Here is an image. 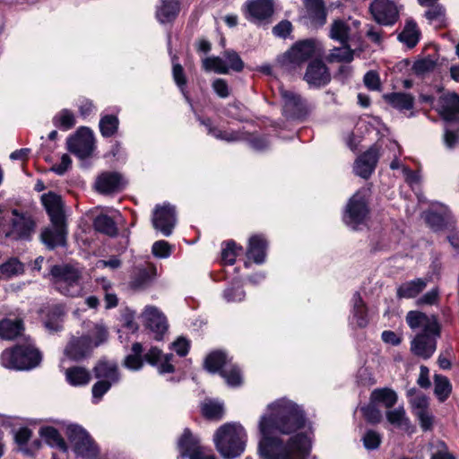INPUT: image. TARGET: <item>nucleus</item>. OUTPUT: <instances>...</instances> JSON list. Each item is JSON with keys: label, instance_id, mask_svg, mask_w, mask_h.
Segmentation results:
<instances>
[{"label": "nucleus", "instance_id": "1", "mask_svg": "<svg viewBox=\"0 0 459 459\" xmlns=\"http://www.w3.org/2000/svg\"><path fill=\"white\" fill-rule=\"evenodd\" d=\"M305 423L304 411L296 403L281 398L268 404L267 412L259 421L262 435L259 454L262 459H306L311 449L307 435L297 434L285 444L273 436L276 432L291 434L302 429Z\"/></svg>", "mask_w": 459, "mask_h": 459}, {"label": "nucleus", "instance_id": "2", "mask_svg": "<svg viewBox=\"0 0 459 459\" xmlns=\"http://www.w3.org/2000/svg\"><path fill=\"white\" fill-rule=\"evenodd\" d=\"M406 321L411 329H421V333L411 341V352L424 359H429L436 351L437 340L440 336V325L437 317L419 311H410Z\"/></svg>", "mask_w": 459, "mask_h": 459}, {"label": "nucleus", "instance_id": "3", "mask_svg": "<svg viewBox=\"0 0 459 459\" xmlns=\"http://www.w3.org/2000/svg\"><path fill=\"white\" fill-rule=\"evenodd\" d=\"M213 442L218 453L223 458L233 459L244 452L247 433L238 423H226L215 431Z\"/></svg>", "mask_w": 459, "mask_h": 459}, {"label": "nucleus", "instance_id": "4", "mask_svg": "<svg viewBox=\"0 0 459 459\" xmlns=\"http://www.w3.org/2000/svg\"><path fill=\"white\" fill-rule=\"evenodd\" d=\"M53 287L61 294L78 297L83 292L82 271L70 264L54 265L50 270Z\"/></svg>", "mask_w": 459, "mask_h": 459}, {"label": "nucleus", "instance_id": "5", "mask_svg": "<svg viewBox=\"0 0 459 459\" xmlns=\"http://www.w3.org/2000/svg\"><path fill=\"white\" fill-rule=\"evenodd\" d=\"M41 360L39 351L27 341L13 350H5L1 356L2 365L10 369L27 370L37 367Z\"/></svg>", "mask_w": 459, "mask_h": 459}, {"label": "nucleus", "instance_id": "6", "mask_svg": "<svg viewBox=\"0 0 459 459\" xmlns=\"http://www.w3.org/2000/svg\"><path fill=\"white\" fill-rule=\"evenodd\" d=\"M205 368L212 373L221 370V375L230 386H238L242 383V377L238 367L231 364L224 352H211L204 360Z\"/></svg>", "mask_w": 459, "mask_h": 459}, {"label": "nucleus", "instance_id": "7", "mask_svg": "<svg viewBox=\"0 0 459 459\" xmlns=\"http://www.w3.org/2000/svg\"><path fill=\"white\" fill-rule=\"evenodd\" d=\"M319 48L315 40L306 39L297 42L281 57V65L289 70L299 67L309 58L320 55Z\"/></svg>", "mask_w": 459, "mask_h": 459}, {"label": "nucleus", "instance_id": "8", "mask_svg": "<svg viewBox=\"0 0 459 459\" xmlns=\"http://www.w3.org/2000/svg\"><path fill=\"white\" fill-rule=\"evenodd\" d=\"M368 190H359L353 195L347 204L343 221L346 225L357 230L363 224L368 217Z\"/></svg>", "mask_w": 459, "mask_h": 459}, {"label": "nucleus", "instance_id": "9", "mask_svg": "<svg viewBox=\"0 0 459 459\" xmlns=\"http://www.w3.org/2000/svg\"><path fill=\"white\" fill-rule=\"evenodd\" d=\"M358 20H335L331 24L329 36L342 44L357 46L361 38Z\"/></svg>", "mask_w": 459, "mask_h": 459}, {"label": "nucleus", "instance_id": "10", "mask_svg": "<svg viewBox=\"0 0 459 459\" xmlns=\"http://www.w3.org/2000/svg\"><path fill=\"white\" fill-rule=\"evenodd\" d=\"M66 436L71 442L74 452L83 457H93L98 448L89 433L81 426L70 424L66 428Z\"/></svg>", "mask_w": 459, "mask_h": 459}, {"label": "nucleus", "instance_id": "11", "mask_svg": "<svg viewBox=\"0 0 459 459\" xmlns=\"http://www.w3.org/2000/svg\"><path fill=\"white\" fill-rule=\"evenodd\" d=\"M68 150L81 159L89 157L94 150V135L87 127L80 128L67 140Z\"/></svg>", "mask_w": 459, "mask_h": 459}, {"label": "nucleus", "instance_id": "12", "mask_svg": "<svg viewBox=\"0 0 459 459\" xmlns=\"http://www.w3.org/2000/svg\"><path fill=\"white\" fill-rule=\"evenodd\" d=\"M375 21L382 25L394 24L399 17L396 5L390 0H375L370 5Z\"/></svg>", "mask_w": 459, "mask_h": 459}, {"label": "nucleus", "instance_id": "13", "mask_svg": "<svg viewBox=\"0 0 459 459\" xmlns=\"http://www.w3.org/2000/svg\"><path fill=\"white\" fill-rule=\"evenodd\" d=\"M152 225L164 236H169L176 225L175 209L169 204L157 205L153 211Z\"/></svg>", "mask_w": 459, "mask_h": 459}, {"label": "nucleus", "instance_id": "14", "mask_svg": "<svg viewBox=\"0 0 459 459\" xmlns=\"http://www.w3.org/2000/svg\"><path fill=\"white\" fill-rule=\"evenodd\" d=\"M144 325L153 333L156 340H160L168 329L164 315L155 307L147 306L142 314Z\"/></svg>", "mask_w": 459, "mask_h": 459}, {"label": "nucleus", "instance_id": "15", "mask_svg": "<svg viewBox=\"0 0 459 459\" xmlns=\"http://www.w3.org/2000/svg\"><path fill=\"white\" fill-rule=\"evenodd\" d=\"M281 97L284 102V110L292 117H300L307 111V103L297 92L279 87Z\"/></svg>", "mask_w": 459, "mask_h": 459}, {"label": "nucleus", "instance_id": "16", "mask_svg": "<svg viewBox=\"0 0 459 459\" xmlns=\"http://www.w3.org/2000/svg\"><path fill=\"white\" fill-rule=\"evenodd\" d=\"M125 181L117 172H105L100 175L95 182V187L101 194L119 192L124 188Z\"/></svg>", "mask_w": 459, "mask_h": 459}, {"label": "nucleus", "instance_id": "17", "mask_svg": "<svg viewBox=\"0 0 459 459\" xmlns=\"http://www.w3.org/2000/svg\"><path fill=\"white\" fill-rule=\"evenodd\" d=\"M89 337H73L65 349V356L72 360H80L92 351Z\"/></svg>", "mask_w": 459, "mask_h": 459}, {"label": "nucleus", "instance_id": "18", "mask_svg": "<svg viewBox=\"0 0 459 459\" xmlns=\"http://www.w3.org/2000/svg\"><path fill=\"white\" fill-rule=\"evenodd\" d=\"M378 158L377 150L370 148L356 160L354 164L355 174L363 178H369L375 170Z\"/></svg>", "mask_w": 459, "mask_h": 459}, {"label": "nucleus", "instance_id": "19", "mask_svg": "<svg viewBox=\"0 0 459 459\" xmlns=\"http://www.w3.org/2000/svg\"><path fill=\"white\" fill-rule=\"evenodd\" d=\"M304 79L308 84L319 87L329 82L330 74L322 61L315 60L308 65Z\"/></svg>", "mask_w": 459, "mask_h": 459}, {"label": "nucleus", "instance_id": "20", "mask_svg": "<svg viewBox=\"0 0 459 459\" xmlns=\"http://www.w3.org/2000/svg\"><path fill=\"white\" fill-rule=\"evenodd\" d=\"M144 358L148 363L157 368L160 374L174 371V365L171 362L172 354H164L160 349L153 347L148 351Z\"/></svg>", "mask_w": 459, "mask_h": 459}, {"label": "nucleus", "instance_id": "21", "mask_svg": "<svg viewBox=\"0 0 459 459\" xmlns=\"http://www.w3.org/2000/svg\"><path fill=\"white\" fill-rule=\"evenodd\" d=\"M41 202L50 216L52 223H60L64 221L63 202L60 195L48 192L41 196Z\"/></svg>", "mask_w": 459, "mask_h": 459}, {"label": "nucleus", "instance_id": "22", "mask_svg": "<svg viewBox=\"0 0 459 459\" xmlns=\"http://www.w3.org/2000/svg\"><path fill=\"white\" fill-rule=\"evenodd\" d=\"M437 110L446 121H454L459 113V96L455 93L442 95L438 100Z\"/></svg>", "mask_w": 459, "mask_h": 459}, {"label": "nucleus", "instance_id": "23", "mask_svg": "<svg viewBox=\"0 0 459 459\" xmlns=\"http://www.w3.org/2000/svg\"><path fill=\"white\" fill-rule=\"evenodd\" d=\"M66 231L64 225V221L60 223H53L52 228L45 229L41 234L40 238L42 242L49 248L53 249L59 246H64L65 243Z\"/></svg>", "mask_w": 459, "mask_h": 459}, {"label": "nucleus", "instance_id": "24", "mask_svg": "<svg viewBox=\"0 0 459 459\" xmlns=\"http://www.w3.org/2000/svg\"><path fill=\"white\" fill-rule=\"evenodd\" d=\"M246 9L250 19L260 21L273 14V4L272 0H248Z\"/></svg>", "mask_w": 459, "mask_h": 459}, {"label": "nucleus", "instance_id": "25", "mask_svg": "<svg viewBox=\"0 0 459 459\" xmlns=\"http://www.w3.org/2000/svg\"><path fill=\"white\" fill-rule=\"evenodd\" d=\"M450 218V210L446 206L437 203L426 213L427 222L435 230L444 227L449 221Z\"/></svg>", "mask_w": 459, "mask_h": 459}, {"label": "nucleus", "instance_id": "26", "mask_svg": "<svg viewBox=\"0 0 459 459\" xmlns=\"http://www.w3.org/2000/svg\"><path fill=\"white\" fill-rule=\"evenodd\" d=\"M179 13V3L177 0H160L157 6L156 17L160 23L173 22Z\"/></svg>", "mask_w": 459, "mask_h": 459}, {"label": "nucleus", "instance_id": "27", "mask_svg": "<svg viewBox=\"0 0 459 459\" xmlns=\"http://www.w3.org/2000/svg\"><path fill=\"white\" fill-rule=\"evenodd\" d=\"M95 377L103 379L113 384L119 380L117 366L115 362L108 360H100L93 368Z\"/></svg>", "mask_w": 459, "mask_h": 459}, {"label": "nucleus", "instance_id": "28", "mask_svg": "<svg viewBox=\"0 0 459 459\" xmlns=\"http://www.w3.org/2000/svg\"><path fill=\"white\" fill-rule=\"evenodd\" d=\"M265 250L266 241L261 236H253L249 239L247 256L256 264H262L265 259Z\"/></svg>", "mask_w": 459, "mask_h": 459}, {"label": "nucleus", "instance_id": "29", "mask_svg": "<svg viewBox=\"0 0 459 459\" xmlns=\"http://www.w3.org/2000/svg\"><path fill=\"white\" fill-rule=\"evenodd\" d=\"M65 375L66 381L73 386L86 385L91 379L90 371L79 366L66 368Z\"/></svg>", "mask_w": 459, "mask_h": 459}, {"label": "nucleus", "instance_id": "30", "mask_svg": "<svg viewBox=\"0 0 459 459\" xmlns=\"http://www.w3.org/2000/svg\"><path fill=\"white\" fill-rule=\"evenodd\" d=\"M178 445L181 457H190V455H193L204 447L199 445V439L196 437H194L187 429H185Z\"/></svg>", "mask_w": 459, "mask_h": 459}, {"label": "nucleus", "instance_id": "31", "mask_svg": "<svg viewBox=\"0 0 459 459\" xmlns=\"http://www.w3.org/2000/svg\"><path fill=\"white\" fill-rule=\"evenodd\" d=\"M352 302L353 308L351 322L358 327H365L368 323L367 307L359 293L353 295Z\"/></svg>", "mask_w": 459, "mask_h": 459}, {"label": "nucleus", "instance_id": "32", "mask_svg": "<svg viewBox=\"0 0 459 459\" xmlns=\"http://www.w3.org/2000/svg\"><path fill=\"white\" fill-rule=\"evenodd\" d=\"M427 286V281L416 279L400 285L397 289V297L400 299H411L420 294Z\"/></svg>", "mask_w": 459, "mask_h": 459}, {"label": "nucleus", "instance_id": "33", "mask_svg": "<svg viewBox=\"0 0 459 459\" xmlns=\"http://www.w3.org/2000/svg\"><path fill=\"white\" fill-rule=\"evenodd\" d=\"M23 329L20 319L5 318L0 321V337L5 340H13L21 334Z\"/></svg>", "mask_w": 459, "mask_h": 459}, {"label": "nucleus", "instance_id": "34", "mask_svg": "<svg viewBox=\"0 0 459 459\" xmlns=\"http://www.w3.org/2000/svg\"><path fill=\"white\" fill-rule=\"evenodd\" d=\"M420 36V32L416 22L408 21L403 31L398 35V39L411 48L419 42Z\"/></svg>", "mask_w": 459, "mask_h": 459}, {"label": "nucleus", "instance_id": "35", "mask_svg": "<svg viewBox=\"0 0 459 459\" xmlns=\"http://www.w3.org/2000/svg\"><path fill=\"white\" fill-rule=\"evenodd\" d=\"M407 397L412 414L429 409V400L427 395L415 388L407 392Z\"/></svg>", "mask_w": 459, "mask_h": 459}, {"label": "nucleus", "instance_id": "36", "mask_svg": "<svg viewBox=\"0 0 459 459\" xmlns=\"http://www.w3.org/2000/svg\"><path fill=\"white\" fill-rule=\"evenodd\" d=\"M385 100L395 108L410 110L413 108L414 99L411 94L403 92H394L386 95Z\"/></svg>", "mask_w": 459, "mask_h": 459}, {"label": "nucleus", "instance_id": "37", "mask_svg": "<svg viewBox=\"0 0 459 459\" xmlns=\"http://www.w3.org/2000/svg\"><path fill=\"white\" fill-rule=\"evenodd\" d=\"M23 264L17 258H10L0 265V279H11L22 274Z\"/></svg>", "mask_w": 459, "mask_h": 459}, {"label": "nucleus", "instance_id": "38", "mask_svg": "<svg viewBox=\"0 0 459 459\" xmlns=\"http://www.w3.org/2000/svg\"><path fill=\"white\" fill-rule=\"evenodd\" d=\"M40 436L51 446L58 447L63 451H66L67 446L59 432L53 427H44L39 430Z\"/></svg>", "mask_w": 459, "mask_h": 459}, {"label": "nucleus", "instance_id": "39", "mask_svg": "<svg viewBox=\"0 0 459 459\" xmlns=\"http://www.w3.org/2000/svg\"><path fill=\"white\" fill-rule=\"evenodd\" d=\"M397 402V394L394 391L383 388L376 389L371 394V403H381L386 408L393 407Z\"/></svg>", "mask_w": 459, "mask_h": 459}, {"label": "nucleus", "instance_id": "40", "mask_svg": "<svg viewBox=\"0 0 459 459\" xmlns=\"http://www.w3.org/2000/svg\"><path fill=\"white\" fill-rule=\"evenodd\" d=\"M201 123L207 128L208 134L215 137L219 140H223L226 142H236L242 139V135L238 132L234 131H222L218 128H214L211 125V121L201 120Z\"/></svg>", "mask_w": 459, "mask_h": 459}, {"label": "nucleus", "instance_id": "41", "mask_svg": "<svg viewBox=\"0 0 459 459\" xmlns=\"http://www.w3.org/2000/svg\"><path fill=\"white\" fill-rule=\"evenodd\" d=\"M452 392V385L446 377L435 375L434 394L440 402H445Z\"/></svg>", "mask_w": 459, "mask_h": 459}, {"label": "nucleus", "instance_id": "42", "mask_svg": "<svg viewBox=\"0 0 459 459\" xmlns=\"http://www.w3.org/2000/svg\"><path fill=\"white\" fill-rule=\"evenodd\" d=\"M429 8L426 11L425 16L429 22L436 27H442L446 25V10L440 4L429 5Z\"/></svg>", "mask_w": 459, "mask_h": 459}, {"label": "nucleus", "instance_id": "43", "mask_svg": "<svg viewBox=\"0 0 459 459\" xmlns=\"http://www.w3.org/2000/svg\"><path fill=\"white\" fill-rule=\"evenodd\" d=\"M387 420L395 427L407 429L411 426L409 418L403 407L389 411L386 413Z\"/></svg>", "mask_w": 459, "mask_h": 459}, {"label": "nucleus", "instance_id": "44", "mask_svg": "<svg viewBox=\"0 0 459 459\" xmlns=\"http://www.w3.org/2000/svg\"><path fill=\"white\" fill-rule=\"evenodd\" d=\"M351 44H342L340 48H334L330 56L331 62H351L353 59L354 51L351 49Z\"/></svg>", "mask_w": 459, "mask_h": 459}, {"label": "nucleus", "instance_id": "45", "mask_svg": "<svg viewBox=\"0 0 459 459\" xmlns=\"http://www.w3.org/2000/svg\"><path fill=\"white\" fill-rule=\"evenodd\" d=\"M84 337H89L93 348L98 347L108 339V331L102 323H96L92 328L90 329L89 334Z\"/></svg>", "mask_w": 459, "mask_h": 459}, {"label": "nucleus", "instance_id": "46", "mask_svg": "<svg viewBox=\"0 0 459 459\" xmlns=\"http://www.w3.org/2000/svg\"><path fill=\"white\" fill-rule=\"evenodd\" d=\"M203 66L207 71H214L217 74H225L229 73V67L223 57L211 56L203 60Z\"/></svg>", "mask_w": 459, "mask_h": 459}, {"label": "nucleus", "instance_id": "47", "mask_svg": "<svg viewBox=\"0 0 459 459\" xmlns=\"http://www.w3.org/2000/svg\"><path fill=\"white\" fill-rule=\"evenodd\" d=\"M95 229L108 236H115L117 229L114 221L108 215H100L94 221Z\"/></svg>", "mask_w": 459, "mask_h": 459}, {"label": "nucleus", "instance_id": "48", "mask_svg": "<svg viewBox=\"0 0 459 459\" xmlns=\"http://www.w3.org/2000/svg\"><path fill=\"white\" fill-rule=\"evenodd\" d=\"M118 118L114 115H106L100 121V130L103 136L110 137L118 128Z\"/></svg>", "mask_w": 459, "mask_h": 459}, {"label": "nucleus", "instance_id": "49", "mask_svg": "<svg viewBox=\"0 0 459 459\" xmlns=\"http://www.w3.org/2000/svg\"><path fill=\"white\" fill-rule=\"evenodd\" d=\"M53 123L63 130H69L75 125V117L69 109H62L54 117Z\"/></svg>", "mask_w": 459, "mask_h": 459}, {"label": "nucleus", "instance_id": "50", "mask_svg": "<svg viewBox=\"0 0 459 459\" xmlns=\"http://www.w3.org/2000/svg\"><path fill=\"white\" fill-rule=\"evenodd\" d=\"M203 414L210 420H221L223 416V406L221 403L206 401L202 405Z\"/></svg>", "mask_w": 459, "mask_h": 459}, {"label": "nucleus", "instance_id": "51", "mask_svg": "<svg viewBox=\"0 0 459 459\" xmlns=\"http://www.w3.org/2000/svg\"><path fill=\"white\" fill-rule=\"evenodd\" d=\"M436 65V60L430 57H426L416 61L413 64L412 70L414 71L415 74L422 75L424 74L433 71Z\"/></svg>", "mask_w": 459, "mask_h": 459}, {"label": "nucleus", "instance_id": "52", "mask_svg": "<svg viewBox=\"0 0 459 459\" xmlns=\"http://www.w3.org/2000/svg\"><path fill=\"white\" fill-rule=\"evenodd\" d=\"M238 255L237 245L234 241H228L221 250V259L226 264H233Z\"/></svg>", "mask_w": 459, "mask_h": 459}, {"label": "nucleus", "instance_id": "53", "mask_svg": "<svg viewBox=\"0 0 459 459\" xmlns=\"http://www.w3.org/2000/svg\"><path fill=\"white\" fill-rule=\"evenodd\" d=\"M304 4L310 15L315 18L325 17V4L323 0H304Z\"/></svg>", "mask_w": 459, "mask_h": 459}, {"label": "nucleus", "instance_id": "54", "mask_svg": "<svg viewBox=\"0 0 459 459\" xmlns=\"http://www.w3.org/2000/svg\"><path fill=\"white\" fill-rule=\"evenodd\" d=\"M417 420H419L420 428L424 430H430L433 427L434 423V416L430 411V409H427L422 411H418L413 414Z\"/></svg>", "mask_w": 459, "mask_h": 459}, {"label": "nucleus", "instance_id": "55", "mask_svg": "<svg viewBox=\"0 0 459 459\" xmlns=\"http://www.w3.org/2000/svg\"><path fill=\"white\" fill-rule=\"evenodd\" d=\"M224 59L229 67V70L240 72L244 67V63L239 56L235 51H226L224 53Z\"/></svg>", "mask_w": 459, "mask_h": 459}, {"label": "nucleus", "instance_id": "56", "mask_svg": "<svg viewBox=\"0 0 459 459\" xmlns=\"http://www.w3.org/2000/svg\"><path fill=\"white\" fill-rule=\"evenodd\" d=\"M112 385V382H108L103 379L95 383L91 389L93 402L98 403L101 397L109 390Z\"/></svg>", "mask_w": 459, "mask_h": 459}, {"label": "nucleus", "instance_id": "57", "mask_svg": "<svg viewBox=\"0 0 459 459\" xmlns=\"http://www.w3.org/2000/svg\"><path fill=\"white\" fill-rule=\"evenodd\" d=\"M362 441L367 449H377L381 443V436L374 430H368L362 437Z\"/></svg>", "mask_w": 459, "mask_h": 459}, {"label": "nucleus", "instance_id": "58", "mask_svg": "<svg viewBox=\"0 0 459 459\" xmlns=\"http://www.w3.org/2000/svg\"><path fill=\"white\" fill-rule=\"evenodd\" d=\"M152 251L156 257L167 258L171 254V247L167 241L159 240L153 243Z\"/></svg>", "mask_w": 459, "mask_h": 459}, {"label": "nucleus", "instance_id": "59", "mask_svg": "<svg viewBox=\"0 0 459 459\" xmlns=\"http://www.w3.org/2000/svg\"><path fill=\"white\" fill-rule=\"evenodd\" d=\"M64 314V309L61 306H56L54 307V316L55 318L48 319L45 322V326L52 332L58 331L61 329L60 318Z\"/></svg>", "mask_w": 459, "mask_h": 459}, {"label": "nucleus", "instance_id": "60", "mask_svg": "<svg viewBox=\"0 0 459 459\" xmlns=\"http://www.w3.org/2000/svg\"><path fill=\"white\" fill-rule=\"evenodd\" d=\"M223 297L228 302L241 301L245 298V292L239 286L230 287L224 290Z\"/></svg>", "mask_w": 459, "mask_h": 459}, {"label": "nucleus", "instance_id": "61", "mask_svg": "<svg viewBox=\"0 0 459 459\" xmlns=\"http://www.w3.org/2000/svg\"><path fill=\"white\" fill-rule=\"evenodd\" d=\"M361 411L365 419L371 423H377L382 418L381 411L372 403L361 408Z\"/></svg>", "mask_w": 459, "mask_h": 459}, {"label": "nucleus", "instance_id": "62", "mask_svg": "<svg viewBox=\"0 0 459 459\" xmlns=\"http://www.w3.org/2000/svg\"><path fill=\"white\" fill-rule=\"evenodd\" d=\"M212 89L220 98H228L230 94V87L224 79H216L213 81Z\"/></svg>", "mask_w": 459, "mask_h": 459}, {"label": "nucleus", "instance_id": "63", "mask_svg": "<svg viewBox=\"0 0 459 459\" xmlns=\"http://www.w3.org/2000/svg\"><path fill=\"white\" fill-rule=\"evenodd\" d=\"M364 83L369 90L377 91L380 89L379 76L374 71H369L365 74Z\"/></svg>", "mask_w": 459, "mask_h": 459}, {"label": "nucleus", "instance_id": "64", "mask_svg": "<svg viewBox=\"0 0 459 459\" xmlns=\"http://www.w3.org/2000/svg\"><path fill=\"white\" fill-rule=\"evenodd\" d=\"M171 347L179 356H185L189 350V342L183 337H179L171 344Z\"/></svg>", "mask_w": 459, "mask_h": 459}]
</instances>
